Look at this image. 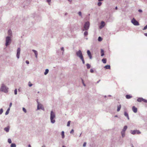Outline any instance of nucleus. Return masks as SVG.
Wrapping results in <instances>:
<instances>
[{"label":"nucleus","instance_id":"f257e3e1","mask_svg":"<svg viewBox=\"0 0 147 147\" xmlns=\"http://www.w3.org/2000/svg\"><path fill=\"white\" fill-rule=\"evenodd\" d=\"M55 113L52 111L50 113V120L51 123H54L55 121Z\"/></svg>","mask_w":147,"mask_h":147},{"label":"nucleus","instance_id":"f03ea898","mask_svg":"<svg viewBox=\"0 0 147 147\" xmlns=\"http://www.w3.org/2000/svg\"><path fill=\"white\" fill-rule=\"evenodd\" d=\"M90 23L89 21H87L85 23L84 26L83 28L82 29V31L88 30L90 27Z\"/></svg>","mask_w":147,"mask_h":147},{"label":"nucleus","instance_id":"7ed1b4c3","mask_svg":"<svg viewBox=\"0 0 147 147\" xmlns=\"http://www.w3.org/2000/svg\"><path fill=\"white\" fill-rule=\"evenodd\" d=\"M11 38L10 36H7L6 37L5 45L6 47L9 45L11 42Z\"/></svg>","mask_w":147,"mask_h":147},{"label":"nucleus","instance_id":"20e7f679","mask_svg":"<svg viewBox=\"0 0 147 147\" xmlns=\"http://www.w3.org/2000/svg\"><path fill=\"white\" fill-rule=\"evenodd\" d=\"M8 88L3 84H2L0 90L1 91L6 93L8 92Z\"/></svg>","mask_w":147,"mask_h":147},{"label":"nucleus","instance_id":"39448f33","mask_svg":"<svg viewBox=\"0 0 147 147\" xmlns=\"http://www.w3.org/2000/svg\"><path fill=\"white\" fill-rule=\"evenodd\" d=\"M77 56L79 57L80 59L83 57L82 53L80 50H79L76 53Z\"/></svg>","mask_w":147,"mask_h":147},{"label":"nucleus","instance_id":"423d86ee","mask_svg":"<svg viewBox=\"0 0 147 147\" xmlns=\"http://www.w3.org/2000/svg\"><path fill=\"white\" fill-rule=\"evenodd\" d=\"M131 22L135 26H139L140 24L134 18H133L131 20Z\"/></svg>","mask_w":147,"mask_h":147},{"label":"nucleus","instance_id":"0eeeda50","mask_svg":"<svg viewBox=\"0 0 147 147\" xmlns=\"http://www.w3.org/2000/svg\"><path fill=\"white\" fill-rule=\"evenodd\" d=\"M130 133L131 134H133L135 135L136 134H141V132L139 130H131L130 131Z\"/></svg>","mask_w":147,"mask_h":147},{"label":"nucleus","instance_id":"6e6552de","mask_svg":"<svg viewBox=\"0 0 147 147\" xmlns=\"http://www.w3.org/2000/svg\"><path fill=\"white\" fill-rule=\"evenodd\" d=\"M21 49L20 48H18L17 50L16 57L18 59L20 58Z\"/></svg>","mask_w":147,"mask_h":147},{"label":"nucleus","instance_id":"1a4fd4ad","mask_svg":"<svg viewBox=\"0 0 147 147\" xmlns=\"http://www.w3.org/2000/svg\"><path fill=\"white\" fill-rule=\"evenodd\" d=\"M87 53L90 59H91L92 58V57L90 51L89 50H88L87 51Z\"/></svg>","mask_w":147,"mask_h":147},{"label":"nucleus","instance_id":"9d476101","mask_svg":"<svg viewBox=\"0 0 147 147\" xmlns=\"http://www.w3.org/2000/svg\"><path fill=\"white\" fill-rule=\"evenodd\" d=\"M8 36H10L11 38L12 35V32L11 29H9L8 32Z\"/></svg>","mask_w":147,"mask_h":147},{"label":"nucleus","instance_id":"9b49d317","mask_svg":"<svg viewBox=\"0 0 147 147\" xmlns=\"http://www.w3.org/2000/svg\"><path fill=\"white\" fill-rule=\"evenodd\" d=\"M105 25V22L103 21H102L100 25L99 26V28L101 29L103 28Z\"/></svg>","mask_w":147,"mask_h":147},{"label":"nucleus","instance_id":"f8f14e48","mask_svg":"<svg viewBox=\"0 0 147 147\" xmlns=\"http://www.w3.org/2000/svg\"><path fill=\"white\" fill-rule=\"evenodd\" d=\"M32 51L34 53L35 56L36 58H38L37 56H38V55L37 51H36L35 50H34V49H32Z\"/></svg>","mask_w":147,"mask_h":147},{"label":"nucleus","instance_id":"ddd939ff","mask_svg":"<svg viewBox=\"0 0 147 147\" xmlns=\"http://www.w3.org/2000/svg\"><path fill=\"white\" fill-rule=\"evenodd\" d=\"M132 110L135 113H136L137 111V109L135 106H134L132 107Z\"/></svg>","mask_w":147,"mask_h":147},{"label":"nucleus","instance_id":"4468645a","mask_svg":"<svg viewBox=\"0 0 147 147\" xmlns=\"http://www.w3.org/2000/svg\"><path fill=\"white\" fill-rule=\"evenodd\" d=\"M9 126H8L7 127L5 128H4V130L7 132H8L9 131Z\"/></svg>","mask_w":147,"mask_h":147},{"label":"nucleus","instance_id":"2eb2a0df","mask_svg":"<svg viewBox=\"0 0 147 147\" xmlns=\"http://www.w3.org/2000/svg\"><path fill=\"white\" fill-rule=\"evenodd\" d=\"M38 105H37V110H39L40 109H42V105L41 104L39 105V103L38 102Z\"/></svg>","mask_w":147,"mask_h":147},{"label":"nucleus","instance_id":"dca6fc26","mask_svg":"<svg viewBox=\"0 0 147 147\" xmlns=\"http://www.w3.org/2000/svg\"><path fill=\"white\" fill-rule=\"evenodd\" d=\"M125 97L127 99H129L132 97V96L130 95L127 94L125 96Z\"/></svg>","mask_w":147,"mask_h":147},{"label":"nucleus","instance_id":"f3484780","mask_svg":"<svg viewBox=\"0 0 147 147\" xmlns=\"http://www.w3.org/2000/svg\"><path fill=\"white\" fill-rule=\"evenodd\" d=\"M127 126L125 125L122 129V131L125 132L127 128Z\"/></svg>","mask_w":147,"mask_h":147},{"label":"nucleus","instance_id":"a211bd4d","mask_svg":"<svg viewBox=\"0 0 147 147\" xmlns=\"http://www.w3.org/2000/svg\"><path fill=\"white\" fill-rule=\"evenodd\" d=\"M101 56H103L104 55V53L103 50L102 49H101Z\"/></svg>","mask_w":147,"mask_h":147},{"label":"nucleus","instance_id":"6ab92c4d","mask_svg":"<svg viewBox=\"0 0 147 147\" xmlns=\"http://www.w3.org/2000/svg\"><path fill=\"white\" fill-rule=\"evenodd\" d=\"M104 67L106 69H110V66L109 65H107L105 66Z\"/></svg>","mask_w":147,"mask_h":147},{"label":"nucleus","instance_id":"aec40b11","mask_svg":"<svg viewBox=\"0 0 147 147\" xmlns=\"http://www.w3.org/2000/svg\"><path fill=\"white\" fill-rule=\"evenodd\" d=\"M142 98H139L137 99V101L139 102H141L142 101Z\"/></svg>","mask_w":147,"mask_h":147},{"label":"nucleus","instance_id":"412c9836","mask_svg":"<svg viewBox=\"0 0 147 147\" xmlns=\"http://www.w3.org/2000/svg\"><path fill=\"white\" fill-rule=\"evenodd\" d=\"M61 136L62 138L63 139L65 137V135H64V132L63 131H62L61 132Z\"/></svg>","mask_w":147,"mask_h":147},{"label":"nucleus","instance_id":"4be33fe9","mask_svg":"<svg viewBox=\"0 0 147 147\" xmlns=\"http://www.w3.org/2000/svg\"><path fill=\"white\" fill-rule=\"evenodd\" d=\"M49 71V70L48 69H46L45 70V71L44 72V74L46 75L48 73Z\"/></svg>","mask_w":147,"mask_h":147},{"label":"nucleus","instance_id":"5701e85b","mask_svg":"<svg viewBox=\"0 0 147 147\" xmlns=\"http://www.w3.org/2000/svg\"><path fill=\"white\" fill-rule=\"evenodd\" d=\"M121 105H120L119 106H118L117 109V111H118V112L120 110L121 108Z\"/></svg>","mask_w":147,"mask_h":147},{"label":"nucleus","instance_id":"b1692460","mask_svg":"<svg viewBox=\"0 0 147 147\" xmlns=\"http://www.w3.org/2000/svg\"><path fill=\"white\" fill-rule=\"evenodd\" d=\"M102 61L104 63H105L107 62V59L106 58H104L102 59Z\"/></svg>","mask_w":147,"mask_h":147},{"label":"nucleus","instance_id":"393cba45","mask_svg":"<svg viewBox=\"0 0 147 147\" xmlns=\"http://www.w3.org/2000/svg\"><path fill=\"white\" fill-rule=\"evenodd\" d=\"M121 136H122V137L123 138L124 137H125V132H123V131H121Z\"/></svg>","mask_w":147,"mask_h":147},{"label":"nucleus","instance_id":"a878e982","mask_svg":"<svg viewBox=\"0 0 147 147\" xmlns=\"http://www.w3.org/2000/svg\"><path fill=\"white\" fill-rule=\"evenodd\" d=\"M85 31L84 33V35L85 36H86L88 34V32L87 30Z\"/></svg>","mask_w":147,"mask_h":147},{"label":"nucleus","instance_id":"bb28decb","mask_svg":"<svg viewBox=\"0 0 147 147\" xmlns=\"http://www.w3.org/2000/svg\"><path fill=\"white\" fill-rule=\"evenodd\" d=\"M10 146L11 147H16V145L14 143H11V145Z\"/></svg>","mask_w":147,"mask_h":147},{"label":"nucleus","instance_id":"cd10ccee","mask_svg":"<svg viewBox=\"0 0 147 147\" xmlns=\"http://www.w3.org/2000/svg\"><path fill=\"white\" fill-rule=\"evenodd\" d=\"M86 65L88 69H89L90 67L91 66L89 63H87Z\"/></svg>","mask_w":147,"mask_h":147},{"label":"nucleus","instance_id":"c85d7f7f","mask_svg":"<svg viewBox=\"0 0 147 147\" xmlns=\"http://www.w3.org/2000/svg\"><path fill=\"white\" fill-rule=\"evenodd\" d=\"M98 41H101L102 40V38L100 36H99L98 38Z\"/></svg>","mask_w":147,"mask_h":147},{"label":"nucleus","instance_id":"c756f323","mask_svg":"<svg viewBox=\"0 0 147 147\" xmlns=\"http://www.w3.org/2000/svg\"><path fill=\"white\" fill-rule=\"evenodd\" d=\"M102 4V3L100 1H99L97 4V5L98 6H100Z\"/></svg>","mask_w":147,"mask_h":147},{"label":"nucleus","instance_id":"7c9ffc66","mask_svg":"<svg viewBox=\"0 0 147 147\" xmlns=\"http://www.w3.org/2000/svg\"><path fill=\"white\" fill-rule=\"evenodd\" d=\"M124 115L125 117L128 116L129 115L126 112H124Z\"/></svg>","mask_w":147,"mask_h":147},{"label":"nucleus","instance_id":"2f4dec72","mask_svg":"<svg viewBox=\"0 0 147 147\" xmlns=\"http://www.w3.org/2000/svg\"><path fill=\"white\" fill-rule=\"evenodd\" d=\"M80 59L82 61V63L83 64H84L85 63V61H84V57H83V58L81 59Z\"/></svg>","mask_w":147,"mask_h":147},{"label":"nucleus","instance_id":"473e14b6","mask_svg":"<svg viewBox=\"0 0 147 147\" xmlns=\"http://www.w3.org/2000/svg\"><path fill=\"white\" fill-rule=\"evenodd\" d=\"M70 123H71V121H68L67 123V126L69 127L70 126Z\"/></svg>","mask_w":147,"mask_h":147},{"label":"nucleus","instance_id":"72a5a7b5","mask_svg":"<svg viewBox=\"0 0 147 147\" xmlns=\"http://www.w3.org/2000/svg\"><path fill=\"white\" fill-rule=\"evenodd\" d=\"M8 142L9 144H11V139H10V138L8 139Z\"/></svg>","mask_w":147,"mask_h":147},{"label":"nucleus","instance_id":"f704fd0d","mask_svg":"<svg viewBox=\"0 0 147 147\" xmlns=\"http://www.w3.org/2000/svg\"><path fill=\"white\" fill-rule=\"evenodd\" d=\"M3 112V110L2 108H1L0 109V115H1Z\"/></svg>","mask_w":147,"mask_h":147},{"label":"nucleus","instance_id":"c9c22d12","mask_svg":"<svg viewBox=\"0 0 147 147\" xmlns=\"http://www.w3.org/2000/svg\"><path fill=\"white\" fill-rule=\"evenodd\" d=\"M78 14L79 15V16L81 17H82V12L81 11H79L78 12Z\"/></svg>","mask_w":147,"mask_h":147},{"label":"nucleus","instance_id":"e433bc0d","mask_svg":"<svg viewBox=\"0 0 147 147\" xmlns=\"http://www.w3.org/2000/svg\"><path fill=\"white\" fill-rule=\"evenodd\" d=\"M17 89H16L15 90H14V94H15V95H16L17 94Z\"/></svg>","mask_w":147,"mask_h":147},{"label":"nucleus","instance_id":"4c0bfd02","mask_svg":"<svg viewBox=\"0 0 147 147\" xmlns=\"http://www.w3.org/2000/svg\"><path fill=\"white\" fill-rule=\"evenodd\" d=\"M81 80H82V82L83 85L84 86H86V84L84 83V80H83V79H81Z\"/></svg>","mask_w":147,"mask_h":147},{"label":"nucleus","instance_id":"58836bf2","mask_svg":"<svg viewBox=\"0 0 147 147\" xmlns=\"http://www.w3.org/2000/svg\"><path fill=\"white\" fill-rule=\"evenodd\" d=\"M142 101H144V102L146 103L147 102V100L143 98H142Z\"/></svg>","mask_w":147,"mask_h":147},{"label":"nucleus","instance_id":"ea45409f","mask_svg":"<svg viewBox=\"0 0 147 147\" xmlns=\"http://www.w3.org/2000/svg\"><path fill=\"white\" fill-rule=\"evenodd\" d=\"M23 109V111L25 112V113H26V109H25V108H24V107H23V109Z\"/></svg>","mask_w":147,"mask_h":147},{"label":"nucleus","instance_id":"a19ab883","mask_svg":"<svg viewBox=\"0 0 147 147\" xmlns=\"http://www.w3.org/2000/svg\"><path fill=\"white\" fill-rule=\"evenodd\" d=\"M147 29V25L144 27V28L143 29V30H145Z\"/></svg>","mask_w":147,"mask_h":147},{"label":"nucleus","instance_id":"79ce46f5","mask_svg":"<svg viewBox=\"0 0 147 147\" xmlns=\"http://www.w3.org/2000/svg\"><path fill=\"white\" fill-rule=\"evenodd\" d=\"M9 111L7 110V111H6L5 113V115H7L9 114Z\"/></svg>","mask_w":147,"mask_h":147},{"label":"nucleus","instance_id":"37998d69","mask_svg":"<svg viewBox=\"0 0 147 147\" xmlns=\"http://www.w3.org/2000/svg\"><path fill=\"white\" fill-rule=\"evenodd\" d=\"M86 142H84V144H83V147H85L86 146Z\"/></svg>","mask_w":147,"mask_h":147},{"label":"nucleus","instance_id":"c03bdc74","mask_svg":"<svg viewBox=\"0 0 147 147\" xmlns=\"http://www.w3.org/2000/svg\"><path fill=\"white\" fill-rule=\"evenodd\" d=\"M74 132V130L73 129H72L70 131V133L71 134H73Z\"/></svg>","mask_w":147,"mask_h":147},{"label":"nucleus","instance_id":"a18cd8bd","mask_svg":"<svg viewBox=\"0 0 147 147\" xmlns=\"http://www.w3.org/2000/svg\"><path fill=\"white\" fill-rule=\"evenodd\" d=\"M138 11L140 13H142V10L141 9H138Z\"/></svg>","mask_w":147,"mask_h":147},{"label":"nucleus","instance_id":"49530a36","mask_svg":"<svg viewBox=\"0 0 147 147\" xmlns=\"http://www.w3.org/2000/svg\"><path fill=\"white\" fill-rule=\"evenodd\" d=\"M90 72L91 73H93L94 72V70L92 69H91L90 70Z\"/></svg>","mask_w":147,"mask_h":147},{"label":"nucleus","instance_id":"de8ad7c7","mask_svg":"<svg viewBox=\"0 0 147 147\" xmlns=\"http://www.w3.org/2000/svg\"><path fill=\"white\" fill-rule=\"evenodd\" d=\"M61 50L63 51H64V49L63 47H61Z\"/></svg>","mask_w":147,"mask_h":147},{"label":"nucleus","instance_id":"09e8293b","mask_svg":"<svg viewBox=\"0 0 147 147\" xmlns=\"http://www.w3.org/2000/svg\"><path fill=\"white\" fill-rule=\"evenodd\" d=\"M12 105V103L11 102H10L9 104V107L10 108L11 107Z\"/></svg>","mask_w":147,"mask_h":147},{"label":"nucleus","instance_id":"8fccbe9b","mask_svg":"<svg viewBox=\"0 0 147 147\" xmlns=\"http://www.w3.org/2000/svg\"><path fill=\"white\" fill-rule=\"evenodd\" d=\"M26 63L27 64H29V62L28 60H26Z\"/></svg>","mask_w":147,"mask_h":147},{"label":"nucleus","instance_id":"3c124183","mask_svg":"<svg viewBox=\"0 0 147 147\" xmlns=\"http://www.w3.org/2000/svg\"><path fill=\"white\" fill-rule=\"evenodd\" d=\"M32 84H28V86H29V87H31L32 86Z\"/></svg>","mask_w":147,"mask_h":147},{"label":"nucleus","instance_id":"603ef678","mask_svg":"<svg viewBox=\"0 0 147 147\" xmlns=\"http://www.w3.org/2000/svg\"><path fill=\"white\" fill-rule=\"evenodd\" d=\"M51 0H47V2L48 3H50L51 2Z\"/></svg>","mask_w":147,"mask_h":147},{"label":"nucleus","instance_id":"864d4df0","mask_svg":"<svg viewBox=\"0 0 147 147\" xmlns=\"http://www.w3.org/2000/svg\"><path fill=\"white\" fill-rule=\"evenodd\" d=\"M10 108L9 107V108L7 109V111H9V110H10Z\"/></svg>","mask_w":147,"mask_h":147},{"label":"nucleus","instance_id":"5fc2aeb1","mask_svg":"<svg viewBox=\"0 0 147 147\" xmlns=\"http://www.w3.org/2000/svg\"><path fill=\"white\" fill-rule=\"evenodd\" d=\"M144 35L146 36H147V33H144Z\"/></svg>","mask_w":147,"mask_h":147},{"label":"nucleus","instance_id":"6e6d98bb","mask_svg":"<svg viewBox=\"0 0 147 147\" xmlns=\"http://www.w3.org/2000/svg\"><path fill=\"white\" fill-rule=\"evenodd\" d=\"M100 81V80H99L97 82V83H98Z\"/></svg>","mask_w":147,"mask_h":147},{"label":"nucleus","instance_id":"4d7b16f0","mask_svg":"<svg viewBox=\"0 0 147 147\" xmlns=\"http://www.w3.org/2000/svg\"><path fill=\"white\" fill-rule=\"evenodd\" d=\"M127 118V119L129 120V115L128 116H127L126 117Z\"/></svg>","mask_w":147,"mask_h":147},{"label":"nucleus","instance_id":"13d9d810","mask_svg":"<svg viewBox=\"0 0 147 147\" xmlns=\"http://www.w3.org/2000/svg\"><path fill=\"white\" fill-rule=\"evenodd\" d=\"M41 147H46L44 145L43 146H42Z\"/></svg>","mask_w":147,"mask_h":147},{"label":"nucleus","instance_id":"bf43d9fd","mask_svg":"<svg viewBox=\"0 0 147 147\" xmlns=\"http://www.w3.org/2000/svg\"><path fill=\"white\" fill-rule=\"evenodd\" d=\"M67 14H68V13H65V16H66V15H67Z\"/></svg>","mask_w":147,"mask_h":147},{"label":"nucleus","instance_id":"052dcab7","mask_svg":"<svg viewBox=\"0 0 147 147\" xmlns=\"http://www.w3.org/2000/svg\"><path fill=\"white\" fill-rule=\"evenodd\" d=\"M115 9H117V6L116 7H115Z\"/></svg>","mask_w":147,"mask_h":147},{"label":"nucleus","instance_id":"680f3d73","mask_svg":"<svg viewBox=\"0 0 147 147\" xmlns=\"http://www.w3.org/2000/svg\"><path fill=\"white\" fill-rule=\"evenodd\" d=\"M68 1L70 2H71L72 1V0H68Z\"/></svg>","mask_w":147,"mask_h":147},{"label":"nucleus","instance_id":"e2e57ef3","mask_svg":"<svg viewBox=\"0 0 147 147\" xmlns=\"http://www.w3.org/2000/svg\"><path fill=\"white\" fill-rule=\"evenodd\" d=\"M28 146V147H31V146L30 144H29Z\"/></svg>","mask_w":147,"mask_h":147},{"label":"nucleus","instance_id":"0e129e2a","mask_svg":"<svg viewBox=\"0 0 147 147\" xmlns=\"http://www.w3.org/2000/svg\"><path fill=\"white\" fill-rule=\"evenodd\" d=\"M118 116L117 115H116L115 116V117H117Z\"/></svg>","mask_w":147,"mask_h":147},{"label":"nucleus","instance_id":"69168bd1","mask_svg":"<svg viewBox=\"0 0 147 147\" xmlns=\"http://www.w3.org/2000/svg\"><path fill=\"white\" fill-rule=\"evenodd\" d=\"M103 0H98V1H103Z\"/></svg>","mask_w":147,"mask_h":147},{"label":"nucleus","instance_id":"338daca9","mask_svg":"<svg viewBox=\"0 0 147 147\" xmlns=\"http://www.w3.org/2000/svg\"><path fill=\"white\" fill-rule=\"evenodd\" d=\"M62 147H66L65 146L63 145L62 146Z\"/></svg>","mask_w":147,"mask_h":147},{"label":"nucleus","instance_id":"774afa93","mask_svg":"<svg viewBox=\"0 0 147 147\" xmlns=\"http://www.w3.org/2000/svg\"><path fill=\"white\" fill-rule=\"evenodd\" d=\"M132 147H134V146L132 144Z\"/></svg>","mask_w":147,"mask_h":147}]
</instances>
